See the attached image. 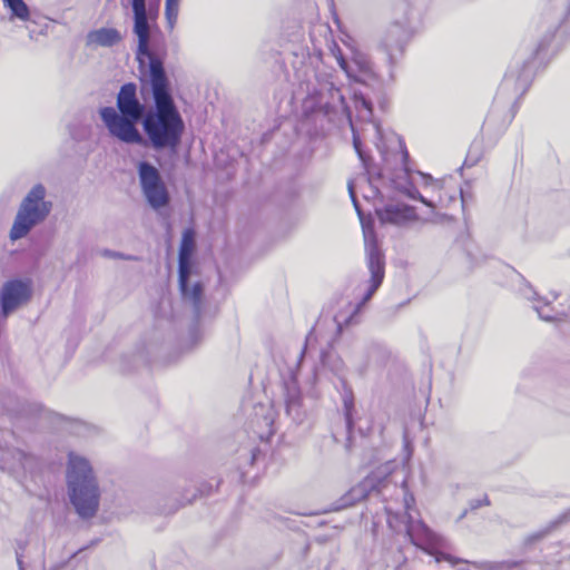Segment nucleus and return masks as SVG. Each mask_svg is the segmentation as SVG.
<instances>
[{"instance_id":"f257e3e1","label":"nucleus","mask_w":570,"mask_h":570,"mask_svg":"<svg viewBox=\"0 0 570 570\" xmlns=\"http://www.w3.org/2000/svg\"><path fill=\"white\" fill-rule=\"evenodd\" d=\"M132 11V32L137 37L140 94L148 92L153 105L148 107L137 94L135 82L120 86L116 107L99 109L108 134L127 145L148 144L154 150L177 153L186 129L184 118L173 96L164 59L151 48L153 38L159 32L153 7L147 0H128Z\"/></svg>"},{"instance_id":"f03ea898","label":"nucleus","mask_w":570,"mask_h":570,"mask_svg":"<svg viewBox=\"0 0 570 570\" xmlns=\"http://www.w3.org/2000/svg\"><path fill=\"white\" fill-rule=\"evenodd\" d=\"M67 487L71 504L81 519H91L99 509L100 490L89 461L68 455Z\"/></svg>"},{"instance_id":"7ed1b4c3","label":"nucleus","mask_w":570,"mask_h":570,"mask_svg":"<svg viewBox=\"0 0 570 570\" xmlns=\"http://www.w3.org/2000/svg\"><path fill=\"white\" fill-rule=\"evenodd\" d=\"M348 194L352 199L353 206L363 225L367 268L370 271L371 278L370 285L366 292L363 294L362 299L355 305H352L351 303L348 304L352 308V312L348 315H345L343 312H338L335 314L334 321L340 332H342L343 326H350L351 324L355 323L356 315L379 289L384 279L385 274L384 254L380 249L375 236L373 234L370 236V229H367L364 225L361 206L356 198L352 181L348 183Z\"/></svg>"},{"instance_id":"20e7f679","label":"nucleus","mask_w":570,"mask_h":570,"mask_svg":"<svg viewBox=\"0 0 570 570\" xmlns=\"http://www.w3.org/2000/svg\"><path fill=\"white\" fill-rule=\"evenodd\" d=\"M415 20L416 12L411 3L407 0H397L393 6V21L380 41V48L386 55L391 67L396 63L397 56L403 53L405 45L413 33Z\"/></svg>"},{"instance_id":"39448f33","label":"nucleus","mask_w":570,"mask_h":570,"mask_svg":"<svg viewBox=\"0 0 570 570\" xmlns=\"http://www.w3.org/2000/svg\"><path fill=\"white\" fill-rule=\"evenodd\" d=\"M405 530L411 543L431 556L440 570H449L459 564L470 563L468 560L453 557L449 552V541L433 532L422 521H414L412 518H409Z\"/></svg>"},{"instance_id":"423d86ee","label":"nucleus","mask_w":570,"mask_h":570,"mask_svg":"<svg viewBox=\"0 0 570 570\" xmlns=\"http://www.w3.org/2000/svg\"><path fill=\"white\" fill-rule=\"evenodd\" d=\"M47 190L42 184H36L22 199L9 233L11 240H18L42 223L51 213L52 203L46 200Z\"/></svg>"},{"instance_id":"0eeeda50","label":"nucleus","mask_w":570,"mask_h":570,"mask_svg":"<svg viewBox=\"0 0 570 570\" xmlns=\"http://www.w3.org/2000/svg\"><path fill=\"white\" fill-rule=\"evenodd\" d=\"M193 274L194 266L190 254L185 250L183 245L178 256V288L183 301L193 306L195 325L190 330V335L194 338L202 315L204 286L200 281L191 282Z\"/></svg>"},{"instance_id":"6e6552de","label":"nucleus","mask_w":570,"mask_h":570,"mask_svg":"<svg viewBox=\"0 0 570 570\" xmlns=\"http://www.w3.org/2000/svg\"><path fill=\"white\" fill-rule=\"evenodd\" d=\"M142 194L153 209H160L170 203L169 191L159 170L149 161L141 160L137 166Z\"/></svg>"},{"instance_id":"1a4fd4ad","label":"nucleus","mask_w":570,"mask_h":570,"mask_svg":"<svg viewBox=\"0 0 570 570\" xmlns=\"http://www.w3.org/2000/svg\"><path fill=\"white\" fill-rule=\"evenodd\" d=\"M32 286L29 279H10L3 283L0 292V306L3 317H8L19 306L30 301Z\"/></svg>"},{"instance_id":"9d476101","label":"nucleus","mask_w":570,"mask_h":570,"mask_svg":"<svg viewBox=\"0 0 570 570\" xmlns=\"http://www.w3.org/2000/svg\"><path fill=\"white\" fill-rule=\"evenodd\" d=\"M391 473L390 464H385L380 468L376 472L367 475L362 482L350 489L344 495H342L334 504L333 510H342L348 508L356 502L365 499L368 493L376 490L380 482Z\"/></svg>"},{"instance_id":"9b49d317","label":"nucleus","mask_w":570,"mask_h":570,"mask_svg":"<svg viewBox=\"0 0 570 570\" xmlns=\"http://www.w3.org/2000/svg\"><path fill=\"white\" fill-rule=\"evenodd\" d=\"M548 46V40L543 39L532 52L531 57L524 61H522L520 69H514L513 67H510L508 72L505 73L503 81L501 83V90L509 89L510 87H514V90L517 92H520L521 95L525 92L528 89L532 78V60L535 56H538L546 47Z\"/></svg>"},{"instance_id":"f8f14e48","label":"nucleus","mask_w":570,"mask_h":570,"mask_svg":"<svg viewBox=\"0 0 570 570\" xmlns=\"http://www.w3.org/2000/svg\"><path fill=\"white\" fill-rule=\"evenodd\" d=\"M326 86L331 97V100H328L326 105L331 106L332 108L338 107L341 111L346 116L353 132V147L364 167L367 168L370 158L366 156L365 151L362 148V141L355 130L354 124L352 121V112L345 100V97L342 95L341 89L337 88L334 83L330 82Z\"/></svg>"},{"instance_id":"ddd939ff","label":"nucleus","mask_w":570,"mask_h":570,"mask_svg":"<svg viewBox=\"0 0 570 570\" xmlns=\"http://www.w3.org/2000/svg\"><path fill=\"white\" fill-rule=\"evenodd\" d=\"M283 391L286 414L296 423L303 422L305 410L303 407L302 393L297 379L293 373L284 381Z\"/></svg>"},{"instance_id":"4468645a","label":"nucleus","mask_w":570,"mask_h":570,"mask_svg":"<svg viewBox=\"0 0 570 570\" xmlns=\"http://www.w3.org/2000/svg\"><path fill=\"white\" fill-rule=\"evenodd\" d=\"M400 144H401V150H402V154H401L402 164L401 165H402V171L404 173V183H402V181L396 183V188L401 193H403L405 196H407L409 198H411L413 200H419L430 208H434L435 205L433 204V202L425 198L417 190L415 185L412 183V180H411L412 171H411L410 164H409L410 156H409V153H407L405 146L402 142H400Z\"/></svg>"},{"instance_id":"2eb2a0df","label":"nucleus","mask_w":570,"mask_h":570,"mask_svg":"<svg viewBox=\"0 0 570 570\" xmlns=\"http://www.w3.org/2000/svg\"><path fill=\"white\" fill-rule=\"evenodd\" d=\"M382 223L404 225L407 222L416 220L415 207L405 204H389L377 212Z\"/></svg>"},{"instance_id":"dca6fc26","label":"nucleus","mask_w":570,"mask_h":570,"mask_svg":"<svg viewBox=\"0 0 570 570\" xmlns=\"http://www.w3.org/2000/svg\"><path fill=\"white\" fill-rule=\"evenodd\" d=\"M255 417L252 425L256 428L255 433L259 439L271 436L274 433V412L271 407L259 404L255 406Z\"/></svg>"},{"instance_id":"f3484780","label":"nucleus","mask_w":570,"mask_h":570,"mask_svg":"<svg viewBox=\"0 0 570 570\" xmlns=\"http://www.w3.org/2000/svg\"><path fill=\"white\" fill-rule=\"evenodd\" d=\"M122 40V36L116 28H99L88 32L87 45L110 48L118 45Z\"/></svg>"},{"instance_id":"a211bd4d","label":"nucleus","mask_w":570,"mask_h":570,"mask_svg":"<svg viewBox=\"0 0 570 570\" xmlns=\"http://www.w3.org/2000/svg\"><path fill=\"white\" fill-rule=\"evenodd\" d=\"M2 2L9 11L10 21L28 22L31 20V11L24 0H2Z\"/></svg>"},{"instance_id":"6ab92c4d","label":"nucleus","mask_w":570,"mask_h":570,"mask_svg":"<svg viewBox=\"0 0 570 570\" xmlns=\"http://www.w3.org/2000/svg\"><path fill=\"white\" fill-rule=\"evenodd\" d=\"M524 297L528 298L529 301H535V302H542L543 304L542 305H539V304H535L533 306V308L535 309V312L538 313V316L542 320V321H546V322H552L554 320H557V316L553 315L551 312V308L549 307V303L541 299L538 294L532 291L531 287H528V292H524L523 293Z\"/></svg>"},{"instance_id":"aec40b11","label":"nucleus","mask_w":570,"mask_h":570,"mask_svg":"<svg viewBox=\"0 0 570 570\" xmlns=\"http://www.w3.org/2000/svg\"><path fill=\"white\" fill-rule=\"evenodd\" d=\"M354 107L357 112V117L364 121H371L373 116V106L371 100H368L362 94L354 95Z\"/></svg>"},{"instance_id":"412c9836","label":"nucleus","mask_w":570,"mask_h":570,"mask_svg":"<svg viewBox=\"0 0 570 570\" xmlns=\"http://www.w3.org/2000/svg\"><path fill=\"white\" fill-rule=\"evenodd\" d=\"M343 394H342V401H343V410L344 415L346 420V424L350 426L352 424V412L354 409V395L352 390L347 386L346 382L343 381Z\"/></svg>"},{"instance_id":"4be33fe9","label":"nucleus","mask_w":570,"mask_h":570,"mask_svg":"<svg viewBox=\"0 0 570 570\" xmlns=\"http://www.w3.org/2000/svg\"><path fill=\"white\" fill-rule=\"evenodd\" d=\"M179 12V0H166L165 1V17L168 28L174 29Z\"/></svg>"},{"instance_id":"5701e85b","label":"nucleus","mask_w":570,"mask_h":570,"mask_svg":"<svg viewBox=\"0 0 570 570\" xmlns=\"http://www.w3.org/2000/svg\"><path fill=\"white\" fill-rule=\"evenodd\" d=\"M332 53L335 57L338 66L341 69L346 73L348 78L356 79V70L354 67L345 59L342 50L335 46V48L332 49Z\"/></svg>"},{"instance_id":"b1692460","label":"nucleus","mask_w":570,"mask_h":570,"mask_svg":"<svg viewBox=\"0 0 570 570\" xmlns=\"http://www.w3.org/2000/svg\"><path fill=\"white\" fill-rule=\"evenodd\" d=\"M475 568L482 569V570H502V569H510L512 567L519 566V562H501V563H494V562H473L472 563Z\"/></svg>"},{"instance_id":"393cba45","label":"nucleus","mask_w":570,"mask_h":570,"mask_svg":"<svg viewBox=\"0 0 570 570\" xmlns=\"http://www.w3.org/2000/svg\"><path fill=\"white\" fill-rule=\"evenodd\" d=\"M352 66H356L357 70L363 73H371L372 72V63L371 61L362 55H355L353 58Z\"/></svg>"},{"instance_id":"a878e982","label":"nucleus","mask_w":570,"mask_h":570,"mask_svg":"<svg viewBox=\"0 0 570 570\" xmlns=\"http://www.w3.org/2000/svg\"><path fill=\"white\" fill-rule=\"evenodd\" d=\"M490 505V500H489V497L487 494H484L482 498L480 499H472L469 501V507H470V510H476L481 507H488Z\"/></svg>"},{"instance_id":"bb28decb","label":"nucleus","mask_w":570,"mask_h":570,"mask_svg":"<svg viewBox=\"0 0 570 570\" xmlns=\"http://www.w3.org/2000/svg\"><path fill=\"white\" fill-rule=\"evenodd\" d=\"M24 548H26L24 541H17L16 559H17V564H18L19 570H24L23 561H22V558H23L22 551L24 550Z\"/></svg>"},{"instance_id":"cd10ccee","label":"nucleus","mask_w":570,"mask_h":570,"mask_svg":"<svg viewBox=\"0 0 570 570\" xmlns=\"http://www.w3.org/2000/svg\"><path fill=\"white\" fill-rule=\"evenodd\" d=\"M548 531H549V529L543 530V531H538V532H534V533L528 535L524 540V543L532 544V543L541 540L548 533Z\"/></svg>"},{"instance_id":"c85d7f7f","label":"nucleus","mask_w":570,"mask_h":570,"mask_svg":"<svg viewBox=\"0 0 570 570\" xmlns=\"http://www.w3.org/2000/svg\"><path fill=\"white\" fill-rule=\"evenodd\" d=\"M416 174L422 179L423 185L428 186V185L433 183V177L430 174H425V173H422V171H417Z\"/></svg>"},{"instance_id":"c756f323","label":"nucleus","mask_w":570,"mask_h":570,"mask_svg":"<svg viewBox=\"0 0 570 570\" xmlns=\"http://www.w3.org/2000/svg\"><path fill=\"white\" fill-rule=\"evenodd\" d=\"M478 160H479V156H475L473 158V156H472V148H471L469 154H468V157L465 159V164L464 165L469 166V167H472V166H474L476 164Z\"/></svg>"},{"instance_id":"7c9ffc66","label":"nucleus","mask_w":570,"mask_h":570,"mask_svg":"<svg viewBox=\"0 0 570 570\" xmlns=\"http://www.w3.org/2000/svg\"><path fill=\"white\" fill-rule=\"evenodd\" d=\"M104 255L107 256V257H112V258L122 257L121 254H119L117 252L108 250V249H106L104 252Z\"/></svg>"},{"instance_id":"2f4dec72","label":"nucleus","mask_w":570,"mask_h":570,"mask_svg":"<svg viewBox=\"0 0 570 570\" xmlns=\"http://www.w3.org/2000/svg\"><path fill=\"white\" fill-rule=\"evenodd\" d=\"M188 234L193 235L190 229H186V232L184 233V242L186 240Z\"/></svg>"},{"instance_id":"473e14b6","label":"nucleus","mask_w":570,"mask_h":570,"mask_svg":"<svg viewBox=\"0 0 570 570\" xmlns=\"http://www.w3.org/2000/svg\"><path fill=\"white\" fill-rule=\"evenodd\" d=\"M33 33H35V31H33V30H29V38H30V39H33V38H35V37H33Z\"/></svg>"},{"instance_id":"72a5a7b5","label":"nucleus","mask_w":570,"mask_h":570,"mask_svg":"<svg viewBox=\"0 0 570 570\" xmlns=\"http://www.w3.org/2000/svg\"><path fill=\"white\" fill-rule=\"evenodd\" d=\"M466 515V510L460 515V519H463Z\"/></svg>"},{"instance_id":"f704fd0d","label":"nucleus","mask_w":570,"mask_h":570,"mask_svg":"<svg viewBox=\"0 0 570 570\" xmlns=\"http://www.w3.org/2000/svg\"><path fill=\"white\" fill-rule=\"evenodd\" d=\"M376 131H380L379 125L374 124Z\"/></svg>"},{"instance_id":"c9c22d12","label":"nucleus","mask_w":570,"mask_h":570,"mask_svg":"<svg viewBox=\"0 0 570 570\" xmlns=\"http://www.w3.org/2000/svg\"><path fill=\"white\" fill-rule=\"evenodd\" d=\"M121 4H122V6H125V2H124V0H121Z\"/></svg>"},{"instance_id":"e433bc0d","label":"nucleus","mask_w":570,"mask_h":570,"mask_svg":"<svg viewBox=\"0 0 570 570\" xmlns=\"http://www.w3.org/2000/svg\"><path fill=\"white\" fill-rule=\"evenodd\" d=\"M312 570V569H311Z\"/></svg>"}]
</instances>
